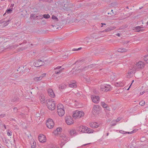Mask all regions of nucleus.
Masks as SVG:
<instances>
[{
  "label": "nucleus",
  "instance_id": "9d476101",
  "mask_svg": "<svg viewBox=\"0 0 148 148\" xmlns=\"http://www.w3.org/2000/svg\"><path fill=\"white\" fill-rule=\"evenodd\" d=\"M90 125L93 128H96L99 127V124L95 122H92L90 124Z\"/></svg>",
  "mask_w": 148,
  "mask_h": 148
},
{
  "label": "nucleus",
  "instance_id": "a211bd4d",
  "mask_svg": "<svg viewBox=\"0 0 148 148\" xmlns=\"http://www.w3.org/2000/svg\"><path fill=\"white\" fill-rule=\"evenodd\" d=\"M13 8H11V9H7L5 13L4 14L3 16H4L5 14H6V13L7 14H10L12 13V11Z\"/></svg>",
  "mask_w": 148,
  "mask_h": 148
},
{
  "label": "nucleus",
  "instance_id": "c85d7f7f",
  "mask_svg": "<svg viewBox=\"0 0 148 148\" xmlns=\"http://www.w3.org/2000/svg\"><path fill=\"white\" fill-rule=\"evenodd\" d=\"M83 128H84V129H83L82 130V132L83 133H86V131L88 130L86 129L87 128V127L83 126Z\"/></svg>",
  "mask_w": 148,
  "mask_h": 148
},
{
  "label": "nucleus",
  "instance_id": "9b49d317",
  "mask_svg": "<svg viewBox=\"0 0 148 148\" xmlns=\"http://www.w3.org/2000/svg\"><path fill=\"white\" fill-rule=\"evenodd\" d=\"M48 93L49 95L52 97H55V95L53 92V90L51 89H48Z\"/></svg>",
  "mask_w": 148,
  "mask_h": 148
},
{
  "label": "nucleus",
  "instance_id": "2eb2a0df",
  "mask_svg": "<svg viewBox=\"0 0 148 148\" xmlns=\"http://www.w3.org/2000/svg\"><path fill=\"white\" fill-rule=\"evenodd\" d=\"M12 102L18 103L19 101V98L18 97H14L11 100Z\"/></svg>",
  "mask_w": 148,
  "mask_h": 148
},
{
  "label": "nucleus",
  "instance_id": "79ce46f5",
  "mask_svg": "<svg viewBox=\"0 0 148 148\" xmlns=\"http://www.w3.org/2000/svg\"><path fill=\"white\" fill-rule=\"evenodd\" d=\"M3 141L6 144L8 143V140L6 139L5 138L4 139H3Z\"/></svg>",
  "mask_w": 148,
  "mask_h": 148
},
{
  "label": "nucleus",
  "instance_id": "f3484780",
  "mask_svg": "<svg viewBox=\"0 0 148 148\" xmlns=\"http://www.w3.org/2000/svg\"><path fill=\"white\" fill-rule=\"evenodd\" d=\"M115 28V27H110L107 28L105 29V32H108L114 29Z\"/></svg>",
  "mask_w": 148,
  "mask_h": 148
},
{
  "label": "nucleus",
  "instance_id": "2f4dec72",
  "mask_svg": "<svg viewBox=\"0 0 148 148\" xmlns=\"http://www.w3.org/2000/svg\"><path fill=\"white\" fill-rule=\"evenodd\" d=\"M43 17L45 18H48L50 17V16L49 14H45L43 15Z\"/></svg>",
  "mask_w": 148,
  "mask_h": 148
},
{
  "label": "nucleus",
  "instance_id": "052dcab7",
  "mask_svg": "<svg viewBox=\"0 0 148 148\" xmlns=\"http://www.w3.org/2000/svg\"><path fill=\"white\" fill-rule=\"evenodd\" d=\"M101 24L102 25L101 26V27H103V25H106V23H101Z\"/></svg>",
  "mask_w": 148,
  "mask_h": 148
},
{
  "label": "nucleus",
  "instance_id": "13d9d810",
  "mask_svg": "<svg viewBox=\"0 0 148 148\" xmlns=\"http://www.w3.org/2000/svg\"><path fill=\"white\" fill-rule=\"evenodd\" d=\"M116 35L118 36H120V34L119 33L116 34Z\"/></svg>",
  "mask_w": 148,
  "mask_h": 148
},
{
  "label": "nucleus",
  "instance_id": "4c0bfd02",
  "mask_svg": "<svg viewBox=\"0 0 148 148\" xmlns=\"http://www.w3.org/2000/svg\"><path fill=\"white\" fill-rule=\"evenodd\" d=\"M95 64H91L89 65L87 67L88 68H91L94 67H95Z\"/></svg>",
  "mask_w": 148,
  "mask_h": 148
},
{
  "label": "nucleus",
  "instance_id": "69168bd1",
  "mask_svg": "<svg viewBox=\"0 0 148 148\" xmlns=\"http://www.w3.org/2000/svg\"><path fill=\"white\" fill-rule=\"evenodd\" d=\"M27 41L26 40H24V42H23V43H27Z\"/></svg>",
  "mask_w": 148,
  "mask_h": 148
},
{
  "label": "nucleus",
  "instance_id": "ea45409f",
  "mask_svg": "<svg viewBox=\"0 0 148 148\" xmlns=\"http://www.w3.org/2000/svg\"><path fill=\"white\" fill-rule=\"evenodd\" d=\"M145 102L144 101H142L139 103V104L141 106H143L145 104Z\"/></svg>",
  "mask_w": 148,
  "mask_h": 148
},
{
  "label": "nucleus",
  "instance_id": "473e14b6",
  "mask_svg": "<svg viewBox=\"0 0 148 148\" xmlns=\"http://www.w3.org/2000/svg\"><path fill=\"white\" fill-rule=\"evenodd\" d=\"M101 103L102 106L104 108H108V107H107V105L104 102H101Z\"/></svg>",
  "mask_w": 148,
  "mask_h": 148
},
{
  "label": "nucleus",
  "instance_id": "412c9836",
  "mask_svg": "<svg viewBox=\"0 0 148 148\" xmlns=\"http://www.w3.org/2000/svg\"><path fill=\"white\" fill-rule=\"evenodd\" d=\"M106 87L105 89V91L107 92L110 90V85L107 84H106Z\"/></svg>",
  "mask_w": 148,
  "mask_h": 148
},
{
  "label": "nucleus",
  "instance_id": "4be33fe9",
  "mask_svg": "<svg viewBox=\"0 0 148 148\" xmlns=\"http://www.w3.org/2000/svg\"><path fill=\"white\" fill-rule=\"evenodd\" d=\"M60 136L61 137V140L62 139L63 140H65V141L66 140V137L65 135H64V134H61L60 135Z\"/></svg>",
  "mask_w": 148,
  "mask_h": 148
},
{
  "label": "nucleus",
  "instance_id": "8fccbe9b",
  "mask_svg": "<svg viewBox=\"0 0 148 148\" xmlns=\"http://www.w3.org/2000/svg\"><path fill=\"white\" fill-rule=\"evenodd\" d=\"M14 110L15 112H17L18 111V109L16 107H14Z\"/></svg>",
  "mask_w": 148,
  "mask_h": 148
},
{
  "label": "nucleus",
  "instance_id": "774afa93",
  "mask_svg": "<svg viewBox=\"0 0 148 148\" xmlns=\"http://www.w3.org/2000/svg\"><path fill=\"white\" fill-rule=\"evenodd\" d=\"M3 126H4V128H5V129H6V126L5 125H4Z\"/></svg>",
  "mask_w": 148,
  "mask_h": 148
},
{
  "label": "nucleus",
  "instance_id": "58836bf2",
  "mask_svg": "<svg viewBox=\"0 0 148 148\" xmlns=\"http://www.w3.org/2000/svg\"><path fill=\"white\" fill-rule=\"evenodd\" d=\"M134 70H132V69H130V70H129L128 72V74H132L134 73Z\"/></svg>",
  "mask_w": 148,
  "mask_h": 148
},
{
  "label": "nucleus",
  "instance_id": "de8ad7c7",
  "mask_svg": "<svg viewBox=\"0 0 148 148\" xmlns=\"http://www.w3.org/2000/svg\"><path fill=\"white\" fill-rule=\"evenodd\" d=\"M25 49V48H23V47H21V48H19L18 49V50L19 51H22L24 49Z\"/></svg>",
  "mask_w": 148,
  "mask_h": 148
},
{
  "label": "nucleus",
  "instance_id": "09e8293b",
  "mask_svg": "<svg viewBox=\"0 0 148 148\" xmlns=\"http://www.w3.org/2000/svg\"><path fill=\"white\" fill-rule=\"evenodd\" d=\"M8 135V136H11L12 135V133L11 131L8 132L7 133Z\"/></svg>",
  "mask_w": 148,
  "mask_h": 148
},
{
  "label": "nucleus",
  "instance_id": "a18cd8bd",
  "mask_svg": "<svg viewBox=\"0 0 148 148\" xmlns=\"http://www.w3.org/2000/svg\"><path fill=\"white\" fill-rule=\"evenodd\" d=\"M46 75V73H43L41 74L40 76V77L41 78V79H42Z\"/></svg>",
  "mask_w": 148,
  "mask_h": 148
},
{
  "label": "nucleus",
  "instance_id": "e433bc0d",
  "mask_svg": "<svg viewBox=\"0 0 148 148\" xmlns=\"http://www.w3.org/2000/svg\"><path fill=\"white\" fill-rule=\"evenodd\" d=\"M121 119L120 118H118L116 120H113L111 123H113V122H117L119 121Z\"/></svg>",
  "mask_w": 148,
  "mask_h": 148
},
{
  "label": "nucleus",
  "instance_id": "cd10ccee",
  "mask_svg": "<svg viewBox=\"0 0 148 148\" xmlns=\"http://www.w3.org/2000/svg\"><path fill=\"white\" fill-rule=\"evenodd\" d=\"M86 129L88 130L86 131V133H90L93 132V131L92 130H91L90 128H88L87 127Z\"/></svg>",
  "mask_w": 148,
  "mask_h": 148
},
{
  "label": "nucleus",
  "instance_id": "e2e57ef3",
  "mask_svg": "<svg viewBox=\"0 0 148 148\" xmlns=\"http://www.w3.org/2000/svg\"><path fill=\"white\" fill-rule=\"evenodd\" d=\"M51 148H58V147H57L56 146H53Z\"/></svg>",
  "mask_w": 148,
  "mask_h": 148
},
{
  "label": "nucleus",
  "instance_id": "37998d69",
  "mask_svg": "<svg viewBox=\"0 0 148 148\" xmlns=\"http://www.w3.org/2000/svg\"><path fill=\"white\" fill-rule=\"evenodd\" d=\"M85 81L86 82L89 83L90 82V79L88 77V78H85Z\"/></svg>",
  "mask_w": 148,
  "mask_h": 148
},
{
  "label": "nucleus",
  "instance_id": "ddd939ff",
  "mask_svg": "<svg viewBox=\"0 0 148 148\" xmlns=\"http://www.w3.org/2000/svg\"><path fill=\"white\" fill-rule=\"evenodd\" d=\"M62 130L61 128L59 127L57 128L54 132L55 134L56 135L60 134V133Z\"/></svg>",
  "mask_w": 148,
  "mask_h": 148
},
{
  "label": "nucleus",
  "instance_id": "c756f323",
  "mask_svg": "<svg viewBox=\"0 0 148 148\" xmlns=\"http://www.w3.org/2000/svg\"><path fill=\"white\" fill-rule=\"evenodd\" d=\"M144 61L148 64V56H145L144 58Z\"/></svg>",
  "mask_w": 148,
  "mask_h": 148
},
{
  "label": "nucleus",
  "instance_id": "a878e982",
  "mask_svg": "<svg viewBox=\"0 0 148 148\" xmlns=\"http://www.w3.org/2000/svg\"><path fill=\"white\" fill-rule=\"evenodd\" d=\"M83 126H80L78 127L77 128V130L79 132H82V130L83 129H84V128H83Z\"/></svg>",
  "mask_w": 148,
  "mask_h": 148
},
{
  "label": "nucleus",
  "instance_id": "603ef678",
  "mask_svg": "<svg viewBox=\"0 0 148 148\" xmlns=\"http://www.w3.org/2000/svg\"><path fill=\"white\" fill-rule=\"evenodd\" d=\"M5 116V114H1L0 115V117L3 118Z\"/></svg>",
  "mask_w": 148,
  "mask_h": 148
},
{
  "label": "nucleus",
  "instance_id": "bb28decb",
  "mask_svg": "<svg viewBox=\"0 0 148 148\" xmlns=\"http://www.w3.org/2000/svg\"><path fill=\"white\" fill-rule=\"evenodd\" d=\"M24 66H21V67H19L18 69L17 70V71H19L20 72H21V71L22 72H23L24 71V70H23L22 69V68H24Z\"/></svg>",
  "mask_w": 148,
  "mask_h": 148
},
{
  "label": "nucleus",
  "instance_id": "6e6d98bb",
  "mask_svg": "<svg viewBox=\"0 0 148 148\" xmlns=\"http://www.w3.org/2000/svg\"><path fill=\"white\" fill-rule=\"evenodd\" d=\"M4 20L3 19L0 20V23H4Z\"/></svg>",
  "mask_w": 148,
  "mask_h": 148
},
{
  "label": "nucleus",
  "instance_id": "7ed1b4c3",
  "mask_svg": "<svg viewBox=\"0 0 148 148\" xmlns=\"http://www.w3.org/2000/svg\"><path fill=\"white\" fill-rule=\"evenodd\" d=\"M47 106L49 109L51 110H54L56 107L54 101L51 100H48L47 103Z\"/></svg>",
  "mask_w": 148,
  "mask_h": 148
},
{
  "label": "nucleus",
  "instance_id": "680f3d73",
  "mask_svg": "<svg viewBox=\"0 0 148 148\" xmlns=\"http://www.w3.org/2000/svg\"><path fill=\"white\" fill-rule=\"evenodd\" d=\"M82 47L79 48L78 49H77V51L79 50H81L82 49Z\"/></svg>",
  "mask_w": 148,
  "mask_h": 148
},
{
  "label": "nucleus",
  "instance_id": "1a4fd4ad",
  "mask_svg": "<svg viewBox=\"0 0 148 148\" xmlns=\"http://www.w3.org/2000/svg\"><path fill=\"white\" fill-rule=\"evenodd\" d=\"M91 98L92 101L95 103H97L99 102V97L98 96H92Z\"/></svg>",
  "mask_w": 148,
  "mask_h": 148
},
{
  "label": "nucleus",
  "instance_id": "49530a36",
  "mask_svg": "<svg viewBox=\"0 0 148 148\" xmlns=\"http://www.w3.org/2000/svg\"><path fill=\"white\" fill-rule=\"evenodd\" d=\"M119 132L123 134H126V132H125L123 130H120L119 131Z\"/></svg>",
  "mask_w": 148,
  "mask_h": 148
},
{
  "label": "nucleus",
  "instance_id": "aec40b11",
  "mask_svg": "<svg viewBox=\"0 0 148 148\" xmlns=\"http://www.w3.org/2000/svg\"><path fill=\"white\" fill-rule=\"evenodd\" d=\"M127 51V49L124 48H119L118 50V51L119 52H124Z\"/></svg>",
  "mask_w": 148,
  "mask_h": 148
},
{
  "label": "nucleus",
  "instance_id": "f03ea898",
  "mask_svg": "<svg viewBox=\"0 0 148 148\" xmlns=\"http://www.w3.org/2000/svg\"><path fill=\"white\" fill-rule=\"evenodd\" d=\"M101 108L98 105H94L93 108L92 113L95 115H97L99 113Z\"/></svg>",
  "mask_w": 148,
  "mask_h": 148
},
{
  "label": "nucleus",
  "instance_id": "4d7b16f0",
  "mask_svg": "<svg viewBox=\"0 0 148 148\" xmlns=\"http://www.w3.org/2000/svg\"><path fill=\"white\" fill-rule=\"evenodd\" d=\"M52 0H47L46 1H47L48 3H51L52 2Z\"/></svg>",
  "mask_w": 148,
  "mask_h": 148
},
{
  "label": "nucleus",
  "instance_id": "0eeeda50",
  "mask_svg": "<svg viewBox=\"0 0 148 148\" xmlns=\"http://www.w3.org/2000/svg\"><path fill=\"white\" fill-rule=\"evenodd\" d=\"M38 139L40 142L44 143L46 142V137L42 134H40L38 136Z\"/></svg>",
  "mask_w": 148,
  "mask_h": 148
},
{
  "label": "nucleus",
  "instance_id": "72a5a7b5",
  "mask_svg": "<svg viewBox=\"0 0 148 148\" xmlns=\"http://www.w3.org/2000/svg\"><path fill=\"white\" fill-rule=\"evenodd\" d=\"M140 140L141 142H143L146 140V138L145 137H143L140 138Z\"/></svg>",
  "mask_w": 148,
  "mask_h": 148
},
{
  "label": "nucleus",
  "instance_id": "c9c22d12",
  "mask_svg": "<svg viewBox=\"0 0 148 148\" xmlns=\"http://www.w3.org/2000/svg\"><path fill=\"white\" fill-rule=\"evenodd\" d=\"M69 86L72 88H75L76 86V85L74 83L71 84H69Z\"/></svg>",
  "mask_w": 148,
  "mask_h": 148
},
{
  "label": "nucleus",
  "instance_id": "c03bdc74",
  "mask_svg": "<svg viewBox=\"0 0 148 148\" xmlns=\"http://www.w3.org/2000/svg\"><path fill=\"white\" fill-rule=\"evenodd\" d=\"M134 131H135V130H134L131 132H126V134H131L134 133Z\"/></svg>",
  "mask_w": 148,
  "mask_h": 148
},
{
  "label": "nucleus",
  "instance_id": "338daca9",
  "mask_svg": "<svg viewBox=\"0 0 148 148\" xmlns=\"http://www.w3.org/2000/svg\"><path fill=\"white\" fill-rule=\"evenodd\" d=\"M14 6V4H12L10 6V7H13Z\"/></svg>",
  "mask_w": 148,
  "mask_h": 148
},
{
  "label": "nucleus",
  "instance_id": "393cba45",
  "mask_svg": "<svg viewBox=\"0 0 148 148\" xmlns=\"http://www.w3.org/2000/svg\"><path fill=\"white\" fill-rule=\"evenodd\" d=\"M36 17H39L38 16H37L35 14H32L31 16V18L32 19H35Z\"/></svg>",
  "mask_w": 148,
  "mask_h": 148
},
{
  "label": "nucleus",
  "instance_id": "864d4df0",
  "mask_svg": "<svg viewBox=\"0 0 148 148\" xmlns=\"http://www.w3.org/2000/svg\"><path fill=\"white\" fill-rule=\"evenodd\" d=\"M61 68V66H58L57 67L54 69V70H56L57 69H59Z\"/></svg>",
  "mask_w": 148,
  "mask_h": 148
},
{
  "label": "nucleus",
  "instance_id": "a19ab883",
  "mask_svg": "<svg viewBox=\"0 0 148 148\" xmlns=\"http://www.w3.org/2000/svg\"><path fill=\"white\" fill-rule=\"evenodd\" d=\"M64 69V68H63L61 69H60V70L59 71H56L55 72V73L56 74H58L59 73H61L62 71V70Z\"/></svg>",
  "mask_w": 148,
  "mask_h": 148
},
{
  "label": "nucleus",
  "instance_id": "5fc2aeb1",
  "mask_svg": "<svg viewBox=\"0 0 148 148\" xmlns=\"http://www.w3.org/2000/svg\"><path fill=\"white\" fill-rule=\"evenodd\" d=\"M116 122H113V123H112V125H111L112 126H115L116 125Z\"/></svg>",
  "mask_w": 148,
  "mask_h": 148
},
{
  "label": "nucleus",
  "instance_id": "b1692460",
  "mask_svg": "<svg viewBox=\"0 0 148 148\" xmlns=\"http://www.w3.org/2000/svg\"><path fill=\"white\" fill-rule=\"evenodd\" d=\"M42 79L40 76L39 77H36L34 78V80L36 82H37L41 80Z\"/></svg>",
  "mask_w": 148,
  "mask_h": 148
},
{
  "label": "nucleus",
  "instance_id": "0e129e2a",
  "mask_svg": "<svg viewBox=\"0 0 148 148\" xmlns=\"http://www.w3.org/2000/svg\"><path fill=\"white\" fill-rule=\"evenodd\" d=\"M5 23H4V24L5 25H8V24L9 23H6V21H5Z\"/></svg>",
  "mask_w": 148,
  "mask_h": 148
},
{
  "label": "nucleus",
  "instance_id": "7c9ffc66",
  "mask_svg": "<svg viewBox=\"0 0 148 148\" xmlns=\"http://www.w3.org/2000/svg\"><path fill=\"white\" fill-rule=\"evenodd\" d=\"M52 18L55 21H58V18L56 16H55L54 15H53L52 16Z\"/></svg>",
  "mask_w": 148,
  "mask_h": 148
},
{
  "label": "nucleus",
  "instance_id": "6e6552de",
  "mask_svg": "<svg viewBox=\"0 0 148 148\" xmlns=\"http://www.w3.org/2000/svg\"><path fill=\"white\" fill-rule=\"evenodd\" d=\"M65 121L66 123L69 125H71L73 123V119L70 116L66 117Z\"/></svg>",
  "mask_w": 148,
  "mask_h": 148
},
{
  "label": "nucleus",
  "instance_id": "dca6fc26",
  "mask_svg": "<svg viewBox=\"0 0 148 148\" xmlns=\"http://www.w3.org/2000/svg\"><path fill=\"white\" fill-rule=\"evenodd\" d=\"M66 87V85L64 83H62L59 86V88L60 90L64 89Z\"/></svg>",
  "mask_w": 148,
  "mask_h": 148
},
{
  "label": "nucleus",
  "instance_id": "39448f33",
  "mask_svg": "<svg viewBox=\"0 0 148 148\" xmlns=\"http://www.w3.org/2000/svg\"><path fill=\"white\" fill-rule=\"evenodd\" d=\"M46 125L47 127L51 129L53 127L54 123L51 119H49L46 122Z\"/></svg>",
  "mask_w": 148,
  "mask_h": 148
},
{
  "label": "nucleus",
  "instance_id": "4468645a",
  "mask_svg": "<svg viewBox=\"0 0 148 148\" xmlns=\"http://www.w3.org/2000/svg\"><path fill=\"white\" fill-rule=\"evenodd\" d=\"M70 134L71 136H74L77 134L76 131L75 130H72L70 132Z\"/></svg>",
  "mask_w": 148,
  "mask_h": 148
},
{
  "label": "nucleus",
  "instance_id": "5701e85b",
  "mask_svg": "<svg viewBox=\"0 0 148 148\" xmlns=\"http://www.w3.org/2000/svg\"><path fill=\"white\" fill-rule=\"evenodd\" d=\"M106 84H104V85H101L100 86V89L102 91H104L105 90V88L106 87Z\"/></svg>",
  "mask_w": 148,
  "mask_h": 148
},
{
  "label": "nucleus",
  "instance_id": "3c124183",
  "mask_svg": "<svg viewBox=\"0 0 148 148\" xmlns=\"http://www.w3.org/2000/svg\"><path fill=\"white\" fill-rule=\"evenodd\" d=\"M39 17H37V19H42L43 18L42 15L38 16Z\"/></svg>",
  "mask_w": 148,
  "mask_h": 148
},
{
  "label": "nucleus",
  "instance_id": "423d86ee",
  "mask_svg": "<svg viewBox=\"0 0 148 148\" xmlns=\"http://www.w3.org/2000/svg\"><path fill=\"white\" fill-rule=\"evenodd\" d=\"M45 63L43 62L42 60H38L37 61L34 62L33 63L35 67H38L41 66L43 65Z\"/></svg>",
  "mask_w": 148,
  "mask_h": 148
},
{
  "label": "nucleus",
  "instance_id": "bf43d9fd",
  "mask_svg": "<svg viewBox=\"0 0 148 148\" xmlns=\"http://www.w3.org/2000/svg\"><path fill=\"white\" fill-rule=\"evenodd\" d=\"M77 49H73L72 50V51H77Z\"/></svg>",
  "mask_w": 148,
  "mask_h": 148
},
{
  "label": "nucleus",
  "instance_id": "f257e3e1",
  "mask_svg": "<svg viewBox=\"0 0 148 148\" xmlns=\"http://www.w3.org/2000/svg\"><path fill=\"white\" fill-rule=\"evenodd\" d=\"M144 63L141 61L138 62L134 66L133 70L134 71L138 70L143 69L144 66Z\"/></svg>",
  "mask_w": 148,
  "mask_h": 148
},
{
  "label": "nucleus",
  "instance_id": "20e7f679",
  "mask_svg": "<svg viewBox=\"0 0 148 148\" xmlns=\"http://www.w3.org/2000/svg\"><path fill=\"white\" fill-rule=\"evenodd\" d=\"M84 113L82 111H76L73 114V117L74 118H79L81 117L84 116Z\"/></svg>",
  "mask_w": 148,
  "mask_h": 148
},
{
  "label": "nucleus",
  "instance_id": "f8f14e48",
  "mask_svg": "<svg viewBox=\"0 0 148 148\" xmlns=\"http://www.w3.org/2000/svg\"><path fill=\"white\" fill-rule=\"evenodd\" d=\"M57 112L58 113V114L60 116H62L64 114L65 111L64 109H58L57 110Z\"/></svg>",
  "mask_w": 148,
  "mask_h": 148
},
{
  "label": "nucleus",
  "instance_id": "f704fd0d",
  "mask_svg": "<svg viewBox=\"0 0 148 148\" xmlns=\"http://www.w3.org/2000/svg\"><path fill=\"white\" fill-rule=\"evenodd\" d=\"M142 27L140 26H138L137 27H135V29L137 31V32H139L140 31V29Z\"/></svg>",
  "mask_w": 148,
  "mask_h": 148
},
{
  "label": "nucleus",
  "instance_id": "6ab92c4d",
  "mask_svg": "<svg viewBox=\"0 0 148 148\" xmlns=\"http://www.w3.org/2000/svg\"><path fill=\"white\" fill-rule=\"evenodd\" d=\"M64 106L62 104H58L57 106V110L58 109H63Z\"/></svg>",
  "mask_w": 148,
  "mask_h": 148
}]
</instances>
